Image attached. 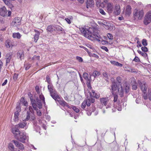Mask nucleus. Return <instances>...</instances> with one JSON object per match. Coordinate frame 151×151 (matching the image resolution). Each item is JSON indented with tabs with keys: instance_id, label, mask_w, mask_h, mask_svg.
Wrapping results in <instances>:
<instances>
[{
	"instance_id": "f257e3e1",
	"label": "nucleus",
	"mask_w": 151,
	"mask_h": 151,
	"mask_svg": "<svg viewBox=\"0 0 151 151\" xmlns=\"http://www.w3.org/2000/svg\"><path fill=\"white\" fill-rule=\"evenodd\" d=\"M79 29L84 36L89 40L92 41L96 40L99 42L100 41L99 39L100 37V35L95 31L96 29L94 28H89L86 30V28L81 27Z\"/></svg>"
},
{
	"instance_id": "f03ea898",
	"label": "nucleus",
	"mask_w": 151,
	"mask_h": 151,
	"mask_svg": "<svg viewBox=\"0 0 151 151\" xmlns=\"http://www.w3.org/2000/svg\"><path fill=\"white\" fill-rule=\"evenodd\" d=\"M15 138L17 140L23 143L25 142V141L28 140V137L26 135V134L24 132H15L13 133Z\"/></svg>"
},
{
	"instance_id": "7ed1b4c3",
	"label": "nucleus",
	"mask_w": 151,
	"mask_h": 151,
	"mask_svg": "<svg viewBox=\"0 0 151 151\" xmlns=\"http://www.w3.org/2000/svg\"><path fill=\"white\" fill-rule=\"evenodd\" d=\"M133 14L135 17L138 18L139 19H141L144 15V12L143 9H138L137 8H136L134 11Z\"/></svg>"
},
{
	"instance_id": "20e7f679",
	"label": "nucleus",
	"mask_w": 151,
	"mask_h": 151,
	"mask_svg": "<svg viewBox=\"0 0 151 151\" xmlns=\"http://www.w3.org/2000/svg\"><path fill=\"white\" fill-rule=\"evenodd\" d=\"M121 84L120 81L118 80H117L116 81H114L112 82L111 86V93L112 94H114V92L117 90V88L118 89V87H119L120 85Z\"/></svg>"
},
{
	"instance_id": "39448f33",
	"label": "nucleus",
	"mask_w": 151,
	"mask_h": 151,
	"mask_svg": "<svg viewBox=\"0 0 151 151\" xmlns=\"http://www.w3.org/2000/svg\"><path fill=\"white\" fill-rule=\"evenodd\" d=\"M26 124L27 123L24 122L19 123L17 125H15L14 128L12 129V133H15V132H19L20 131L18 128H23Z\"/></svg>"
},
{
	"instance_id": "423d86ee",
	"label": "nucleus",
	"mask_w": 151,
	"mask_h": 151,
	"mask_svg": "<svg viewBox=\"0 0 151 151\" xmlns=\"http://www.w3.org/2000/svg\"><path fill=\"white\" fill-rule=\"evenodd\" d=\"M138 83L142 92L145 94L147 89V86L145 82H141L140 80H138Z\"/></svg>"
},
{
	"instance_id": "0eeeda50",
	"label": "nucleus",
	"mask_w": 151,
	"mask_h": 151,
	"mask_svg": "<svg viewBox=\"0 0 151 151\" xmlns=\"http://www.w3.org/2000/svg\"><path fill=\"white\" fill-rule=\"evenodd\" d=\"M131 85L133 90H136L137 88V83L135 79L133 77L131 78Z\"/></svg>"
},
{
	"instance_id": "6e6552de",
	"label": "nucleus",
	"mask_w": 151,
	"mask_h": 151,
	"mask_svg": "<svg viewBox=\"0 0 151 151\" xmlns=\"http://www.w3.org/2000/svg\"><path fill=\"white\" fill-rule=\"evenodd\" d=\"M12 141L16 146L19 149L22 150H23L24 149V146L21 143H20L19 141L16 140H13Z\"/></svg>"
},
{
	"instance_id": "1a4fd4ad",
	"label": "nucleus",
	"mask_w": 151,
	"mask_h": 151,
	"mask_svg": "<svg viewBox=\"0 0 151 151\" xmlns=\"http://www.w3.org/2000/svg\"><path fill=\"white\" fill-rule=\"evenodd\" d=\"M12 141L16 146L19 149L22 150H23L24 149V146L21 143H20L19 141L16 140H13Z\"/></svg>"
},
{
	"instance_id": "9d476101",
	"label": "nucleus",
	"mask_w": 151,
	"mask_h": 151,
	"mask_svg": "<svg viewBox=\"0 0 151 151\" xmlns=\"http://www.w3.org/2000/svg\"><path fill=\"white\" fill-rule=\"evenodd\" d=\"M29 111H27V117L24 120L25 121H28L30 118L31 114H33L34 113V111L31 106H29Z\"/></svg>"
},
{
	"instance_id": "9b49d317",
	"label": "nucleus",
	"mask_w": 151,
	"mask_h": 151,
	"mask_svg": "<svg viewBox=\"0 0 151 151\" xmlns=\"http://www.w3.org/2000/svg\"><path fill=\"white\" fill-rule=\"evenodd\" d=\"M101 25H104V27L109 30H111L113 29V26L111 24L107 22H104L101 23Z\"/></svg>"
},
{
	"instance_id": "f8f14e48",
	"label": "nucleus",
	"mask_w": 151,
	"mask_h": 151,
	"mask_svg": "<svg viewBox=\"0 0 151 151\" xmlns=\"http://www.w3.org/2000/svg\"><path fill=\"white\" fill-rule=\"evenodd\" d=\"M21 19L20 18H15L12 23V25L16 26L20 24H21Z\"/></svg>"
},
{
	"instance_id": "ddd939ff",
	"label": "nucleus",
	"mask_w": 151,
	"mask_h": 151,
	"mask_svg": "<svg viewBox=\"0 0 151 151\" xmlns=\"http://www.w3.org/2000/svg\"><path fill=\"white\" fill-rule=\"evenodd\" d=\"M123 88L125 90L126 93H128L130 91V85L127 82H125L123 84Z\"/></svg>"
},
{
	"instance_id": "4468645a",
	"label": "nucleus",
	"mask_w": 151,
	"mask_h": 151,
	"mask_svg": "<svg viewBox=\"0 0 151 151\" xmlns=\"http://www.w3.org/2000/svg\"><path fill=\"white\" fill-rule=\"evenodd\" d=\"M55 101L56 102H58L59 104L62 106H66L68 108H70V106L68 105V103L65 101L63 99L62 100H61V99H58Z\"/></svg>"
},
{
	"instance_id": "2eb2a0df",
	"label": "nucleus",
	"mask_w": 151,
	"mask_h": 151,
	"mask_svg": "<svg viewBox=\"0 0 151 151\" xmlns=\"http://www.w3.org/2000/svg\"><path fill=\"white\" fill-rule=\"evenodd\" d=\"M51 96L56 101L58 99H61V97L58 95L56 91H53L50 93Z\"/></svg>"
},
{
	"instance_id": "dca6fc26",
	"label": "nucleus",
	"mask_w": 151,
	"mask_h": 151,
	"mask_svg": "<svg viewBox=\"0 0 151 151\" xmlns=\"http://www.w3.org/2000/svg\"><path fill=\"white\" fill-rule=\"evenodd\" d=\"M114 109H112V112L115 111L116 109H117L118 111H120L122 110V106L120 102H119L117 105H115V104H114Z\"/></svg>"
},
{
	"instance_id": "f3484780",
	"label": "nucleus",
	"mask_w": 151,
	"mask_h": 151,
	"mask_svg": "<svg viewBox=\"0 0 151 151\" xmlns=\"http://www.w3.org/2000/svg\"><path fill=\"white\" fill-rule=\"evenodd\" d=\"M7 11L6 8L4 6L0 9V15L3 17L6 15Z\"/></svg>"
},
{
	"instance_id": "a211bd4d",
	"label": "nucleus",
	"mask_w": 151,
	"mask_h": 151,
	"mask_svg": "<svg viewBox=\"0 0 151 151\" xmlns=\"http://www.w3.org/2000/svg\"><path fill=\"white\" fill-rule=\"evenodd\" d=\"M100 101L102 105L106 106L109 102V98L107 97L101 98Z\"/></svg>"
},
{
	"instance_id": "6ab92c4d",
	"label": "nucleus",
	"mask_w": 151,
	"mask_h": 151,
	"mask_svg": "<svg viewBox=\"0 0 151 151\" xmlns=\"http://www.w3.org/2000/svg\"><path fill=\"white\" fill-rule=\"evenodd\" d=\"M31 102L32 104V106L33 108L34 109L36 110H37V106L36 104V100L35 99H33V98L30 99Z\"/></svg>"
},
{
	"instance_id": "aec40b11",
	"label": "nucleus",
	"mask_w": 151,
	"mask_h": 151,
	"mask_svg": "<svg viewBox=\"0 0 151 151\" xmlns=\"http://www.w3.org/2000/svg\"><path fill=\"white\" fill-rule=\"evenodd\" d=\"M35 99L36 100V104H37V107L39 109H41L42 108V102L41 100H40L37 97H35Z\"/></svg>"
},
{
	"instance_id": "412c9836",
	"label": "nucleus",
	"mask_w": 151,
	"mask_h": 151,
	"mask_svg": "<svg viewBox=\"0 0 151 151\" xmlns=\"http://www.w3.org/2000/svg\"><path fill=\"white\" fill-rule=\"evenodd\" d=\"M118 92L119 94L121 97H122L124 96V91L123 88L122 87L121 85V84L120 85L119 87H118L117 89Z\"/></svg>"
},
{
	"instance_id": "4be33fe9",
	"label": "nucleus",
	"mask_w": 151,
	"mask_h": 151,
	"mask_svg": "<svg viewBox=\"0 0 151 151\" xmlns=\"http://www.w3.org/2000/svg\"><path fill=\"white\" fill-rule=\"evenodd\" d=\"M131 6L129 5H128L126 7L125 11L126 15L129 16L131 14Z\"/></svg>"
},
{
	"instance_id": "5701e85b",
	"label": "nucleus",
	"mask_w": 151,
	"mask_h": 151,
	"mask_svg": "<svg viewBox=\"0 0 151 151\" xmlns=\"http://www.w3.org/2000/svg\"><path fill=\"white\" fill-rule=\"evenodd\" d=\"M17 55L18 58H20L21 60H22L24 58L23 52L22 51H18L17 53Z\"/></svg>"
},
{
	"instance_id": "b1692460",
	"label": "nucleus",
	"mask_w": 151,
	"mask_h": 151,
	"mask_svg": "<svg viewBox=\"0 0 151 151\" xmlns=\"http://www.w3.org/2000/svg\"><path fill=\"white\" fill-rule=\"evenodd\" d=\"M86 7L87 8H88V6L92 7L93 5H94V2L93 0H86Z\"/></svg>"
},
{
	"instance_id": "393cba45",
	"label": "nucleus",
	"mask_w": 151,
	"mask_h": 151,
	"mask_svg": "<svg viewBox=\"0 0 151 151\" xmlns=\"http://www.w3.org/2000/svg\"><path fill=\"white\" fill-rule=\"evenodd\" d=\"M55 31L57 30L58 32L61 31L62 33L65 32L64 30H63V28L60 26L58 25H54Z\"/></svg>"
},
{
	"instance_id": "a878e982",
	"label": "nucleus",
	"mask_w": 151,
	"mask_h": 151,
	"mask_svg": "<svg viewBox=\"0 0 151 151\" xmlns=\"http://www.w3.org/2000/svg\"><path fill=\"white\" fill-rule=\"evenodd\" d=\"M5 4L9 7L12 9L14 7L13 5L10 2V0H2Z\"/></svg>"
},
{
	"instance_id": "bb28decb",
	"label": "nucleus",
	"mask_w": 151,
	"mask_h": 151,
	"mask_svg": "<svg viewBox=\"0 0 151 151\" xmlns=\"http://www.w3.org/2000/svg\"><path fill=\"white\" fill-rule=\"evenodd\" d=\"M87 100L90 103H93L95 102V99L94 97L93 96L91 92H90V97H87Z\"/></svg>"
},
{
	"instance_id": "cd10ccee",
	"label": "nucleus",
	"mask_w": 151,
	"mask_h": 151,
	"mask_svg": "<svg viewBox=\"0 0 151 151\" xmlns=\"http://www.w3.org/2000/svg\"><path fill=\"white\" fill-rule=\"evenodd\" d=\"M100 74V73L99 71L95 70L93 71L92 74H90V76H93L94 78H96V77L99 76Z\"/></svg>"
},
{
	"instance_id": "c85d7f7f",
	"label": "nucleus",
	"mask_w": 151,
	"mask_h": 151,
	"mask_svg": "<svg viewBox=\"0 0 151 151\" xmlns=\"http://www.w3.org/2000/svg\"><path fill=\"white\" fill-rule=\"evenodd\" d=\"M151 22V19L148 18L145 16V19H144L143 22L144 24L146 25H147L149 23H150Z\"/></svg>"
},
{
	"instance_id": "c756f323",
	"label": "nucleus",
	"mask_w": 151,
	"mask_h": 151,
	"mask_svg": "<svg viewBox=\"0 0 151 151\" xmlns=\"http://www.w3.org/2000/svg\"><path fill=\"white\" fill-rule=\"evenodd\" d=\"M47 31L49 32H53L55 31L54 25H50L48 26L47 28Z\"/></svg>"
},
{
	"instance_id": "7c9ffc66",
	"label": "nucleus",
	"mask_w": 151,
	"mask_h": 151,
	"mask_svg": "<svg viewBox=\"0 0 151 151\" xmlns=\"http://www.w3.org/2000/svg\"><path fill=\"white\" fill-rule=\"evenodd\" d=\"M83 77L86 80V81L88 80V79H89V80H91V76H90V77H88V74L87 73L85 72L83 73Z\"/></svg>"
},
{
	"instance_id": "2f4dec72",
	"label": "nucleus",
	"mask_w": 151,
	"mask_h": 151,
	"mask_svg": "<svg viewBox=\"0 0 151 151\" xmlns=\"http://www.w3.org/2000/svg\"><path fill=\"white\" fill-rule=\"evenodd\" d=\"M12 36L14 38L20 39L21 37V35L19 32L14 33L13 34Z\"/></svg>"
},
{
	"instance_id": "473e14b6",
	"label": "nucleus",
	"mask_w": 151,
	"mask_h": 151,
	"mask_svg": "<svg viewBox=\"0 0 151 151\" xmlns=\"http://www.w3.org/2000/svg\"><path fill=\"white\" fill-rule=\"evenodd\" d=\"M92 92L93 93V97L95 98L96 99H98L100 97V94L99 93H97L95 92V91L94 90H92Z\"/></svg>"
},
{
	"instance_id": "72a5a7b5",
	"label": "nucleus",
	"mask_w": 151,
	"mask_h": 151,
	"mask_svg": "<svg viewBox=\"0 0 151 151\" xmlns=\"http://www.w3.org/2000/svg\"><path fill=\"white\" fill-rule=\"evenodd\" d=\"M47 88L50 93L53 92V86L52 84H50L48 85Z\"/></svg>"
},
{
	"instance_id": "f704fd0d",
	"label": "nucleus",
	"mask_w": 151,
	"mask_h": 151,
	"mask_svg": "<svg viewBox=\"0 0 151 151\" xmlns=\"http://www.w3.org/2000/svg\"><path fill=\"white\" fill-rule=\"evenodd\" d=\"M40 35V32H38L37 33H36L35 34L34 37V41L36 42H37V40H38L39 35Z\"/></svg>"
},
{
	"instance_id": "c9c22d12",
	"label": "nucleus",
	"mask_w": 151,
	"mask_h": 151,
	"mask_svg": "<svg viewBox=\"0 0 151 151\" xmlns=\"http://www.w3.org/2000/svg\"><path fill=\"white\" fill-rule=\"evenodd\" d=\"M34 125V127L35 129H37V130L40 129V127L37 125V122L36 121H34L33 122Z\"/></svg>"
},
{
	"instance_id": "e433bc0d",
	"label": "nucleus",
	"mask_w": 151,
	"mask_h": 151,
	"mask_svg": "<svg viewBox=\"0 0 151 151\" xmlns=\"http://www.w3.org/2000/svg\"><path fill=\"white\" fill-rule=\"evenodd\" d=\"M115 10L116 11V12H115V13L116 14H117V15H118L119 14H120V9L119 6H116L115 7Z\"/></svg>"
},
{
	"instance_id": "4c0bfd02",
	"label": "nucleus",
	"mask_w": 151,
	"mask_h": 151,
	"mask_svg": "<svg viewBox=\"0 0 151 151\" xmlns=\"http://www.w3.org/2000/svg\"><path fill=\"white\" fill-rule=\"evenodd\" d=\"M73 19V17L72 16H70L69 18H65V20L66 21V22L68 24H70L71 23V21L70 20L72 19Z\"/></svg>"
},
{
	"instance_id": "58836bf2",
	"label": "nucleus",
	"mask_w": 151,
	"mask_h": 151,
	"mask_svg": "<svg viewBox=\"0 0 151 151\" xmlns=\"http://www.w3.org/2000/svg\"><path fill=\"white\" fill-rule=\"evenodd\" d=\"M86 84L88 88L89 89H91L92 88V87L91 84V80H89V79H88V80L87 81Z\"/></svg>"
},
{
	"instance_id": "ea45409f",
	"label": "nucleus",
	"mask_w": 151,
	"mask_h": 151,
	"mask_svg": "<svg viewBox=\"0 0 151 151\" xmlns=\"http://www.w3.org/2000/svg\"><path fill=\"white\" fill-rule=\"evenodd\" d=\"M99 39L100 40V41H101L102 44L103 45L107 44L108 43V42L107 41L104 40L101 37Z\"/></svg>"
},
{
	"instance_id": "a19ab883",
	"label": "nucleus",
	"mask_w": 151,
	"mask_h": 151,
	"mask_svg": "<svg viewBox=\"0 0 151 151\" xmlns=\"http://www.w3.org/2000/svg\"><path fill=\"white\" fill-rule=\"evenodd\" d=\"M13 55V53L12 52H10L6 55V58H9V59L10 60V59H11Z\"/></svg>"
},
{
	"instance_id": "79ce46f5",
	"label": "nucleus",
	"mask_w": 151,
	"mask_h": 151,
	"mask_svg": "<svg viewBox=\"0 0 151 151\" xmlns=\"http://www.w3.org/2000/svg\"><path fill=\"white\" fill-rule=\"evenodd\" d=\"M39 98L41 100H42L43 103L45 104V99L42 93L41 94H40Z\"/></svg>"
},
{
	"instance_id": "37998d69",
	"label": "nucleus",
	"mask_w": 151,
	"mask_h": 151,
	"mask_svg": "<svg viewBox=\"0 0 151 151\" xmlns=\"http://www.w3.org/2000/svg\"><path fill=\"white\" fill-rule=\"evenodd\" d=\"M113 102H109V103H107L108 104L106 106V108L108 109L109 108H111L113 106Z\"/></svg>"
},
{
	"instance_id": "c03bdc74",
	"label": "nucleus",
	"mask_w": 151,
	"mask_h": 151,
	"mask_svg": "<svg viewBox=\"0 0 151 151\" xmlns=\"http://www.w3.org/2000/svg\"><path fill=\"white\" fill-rule=\"evenodd\" d=\"M46 81H47V82L48 84L51 83L50 78L48 75L46 76Z\"/></svg>"
},
{
	"instance_id": "a18cd8bd",
	"label": "nucleus",
	"mask_w": 151,
	"mask_h": 151,
	"mask_svg": "<svg viewBox=\"0 0 151 151\" xmlns=\"http://www.w3.org/2000/svg\"><path fill=\"white\" fill-rule=\"evenodd\" d=\"M19 116V111H16L14 113V117L15 120H18V116Z\"/></svg>"
},
{
	"instance_id": "49530a36",
	"label": "nucleus",
	"mask_w": 151,
	"mask_h": 151,
	"mask_svg": "<svg viewBox=\"0 0 151 151\" xmlns=\"http://www.w3.org/2000/svg\"><path fill=\"white\" fill-rule=\"evenodd\" d=\"M9 148L11 151H14V147L12 143H10L9 145Z\"/></svg>"
},
{
	"instance_id": "de8ad7c7",
	"label": "nucleus",
	"mask_w": 151,
	"mask_h": 151,
	"mask_svg": "<svg viewBox=\"0 0 151 151\" xmlns=\"http://www.w3.org/2000/svg\"><path fill=\"white\" fill-rule=\"evenodd\" d=\"M71 107L72 109L74 110V111L76 112V113H78L79 112V109L77 108L76 106H72Z\"/></svg>"
},
{
	"instance_id": "09e8293b",
	"label": "nucleus",
	"mask_w": 151,
	"mask_h": 151,
	"mask_svg": "<svg viewBox=\"0 0 151 151\" xmlns=\"http://www.w3.org/2000/svg\"><path fill=\"white\" fill-rule=\"evenodd\" d=\"M142 44L144 46H147V40L145 39H143L142 40Z\"/></svg>"
},
{
	"instance_id": "8fccbe9b",
	"label": "nucleus",
	"mask_w": 151,
	"mask_h": 151,
	"mask_svg": "<svg viewBox=\"0 0 151 151\" xmlns=\"http://www.w3.org/2000/svg\"><path fill=\"white\" fill-rule=\"evenodd\" d=\"M103 76L107 79H109V76L108 73L106 72H105L103 73Z\"/></svg>"
},
{
	"instance_id": "3c124183",
	"label": "nucleus",
	"mask_w": 151,
	"mask_h": 151,
	"mask_svg": "<svg viewBox=\"0 0 151 151\" xmlns=\"http://www.w3.org/2000/svg\"><path fill=\"white\" fill-rule=\"evenodd\" d=\"M20 103H17V106L16 107V109L17 111H21V108L19 106Z\"/></svg>"
},
{
	"instance_id": "603ef678",
	"label": "nucleus",
	"mask_w": 151,
	"mask_h": 151,
	"mask_svg": "<svg viewBox=\"0 0 151 151\" xmlns=\"http://www.w3.org/2000/svg\"><path fill=\"white\" fill-rule=\"evenodd\" d=\"M114 96V102L115 103L116 102L117 100L118 99V96L117 95H116V94H114H114H112Z\"/></svg>"
},
{
	"instance_id": "864d4df0",
	"label": "nucleus",
	"mask_w": 151,
	"mask_h": 151,
	"mask_svg": "<svg viewBox=\"0 0 151 151\" xmlns=\"http://www.w3.org/2000/svg\"><path fill=\"white\" fill-rule=\"evenodd\" d=\"M133 61H135L136 62H140V60L139 58L137 56H135Z\"/></svg>"
},
{
	"instance_id": "5fc2aeb1",
	"label": "nucleus",
	"mask_w": 151,
	"mask_h": 151,
	"mask_svg": "<svg viewBox=\"0 0 151 151\" xmlns=\"http://www.w3.org/2000/svg\"><path fill=\"white\" fill-rule=\"evenodd\" d=\"M141 48L142 50L145 52H147L148 51V49L147 47L145 46L142 47Z\"/></svg>"
},
{
	"instance_id": "6e6d98bb",
	"label": "nucleus",
	"mask_w": 151,
	"mask_h": 151,
	"mask_svg": "<svg viewBox=\"0 0 151 151\" xmlns=\"http://www.w3.org/2000/svg\"><path fill=\"white\" fill-rule=\"evenodd\" d=\"M86 103H87V101H83V102L82 103L81 106V107L82 108L84 109L85 107L86 106Z\"/></svg>"
},
{
	"instance_id": "4d7b16f0",
	"label": "nucleus",
	"mask_w": 151,
	"mask_h": 151,
	"mask_svg": "<svg viewBox=\"0 0 151 151\" xmlns=\"http://www.w3.org/2000/svg\"><path fill=\"white\" fill-rule=\"evenodd\" d=\"M129 3L131 4L132 5L134 6H135L137 4L134 1L132 0H130L129 1Z\"/></svg>"
},
{
	"instance_id": "13d9d810",
	"label": "nucleus",
	"mask_w": 151,
	"mask_h": 151,
	"mask_svg": "<svg viewBox=\"0 0 151 151\" xmlns=\"http://www.w3.org/2000/svg\"><path fill=\"white\" fill-rule=\"evenodd\" d=\"M31 116V117H30V120H31V121H35V118L34 116V114H31L30 116Z\"/></svg>"
},
{
	"instance_id": "bf43d9fd",
	"label": "nucleus",
	"mask_w": 151,
	"mask_h": 151,
	"mask_svg": "<svg viewBox=\"0 0 151 151\" xmlns=\"http://www.w3.org/2000/svg\"><path fill=\"white\" fill-rule=\"evenodd\" d=\"M147 96L149 99L151 100V89L148 91Z\"/></svg>"
},
{
	"instance_id": "052dcab7",
	"label": "nucleus",
	"mask_w": 151,
	"mask_h": 151,
	"mask_svg": "<svg viewBox=\"0 0 151 151\" xmlns=\"http://www.w3.org/2000/svg\"><path fill=\"white\" fill-rule=\"evenodd\" d=\"M107 37L110 40H112L113 39V36L110 33H108V34Z\"/></svg>"
},
{
	"instance_id": "680f3d73",
	"label": "nucleus",
	"mask_w": 151,
	"mask_h": 151,
	"mask_svg": "<svg viewBox=\"0 0 151 151\" xmlns=\"http://www.w3.org/2000/svg\"><path fill=\"white\" fill-rule=\"evenodd\" d=\"M40 59V56H39L34 55L32 58V60H39Z\"/></svg>"
},
{
	"instance_id": "e2e57ef3",
	"label": "nucleus",
	"mask_w": 151,
	"mask_h": 151,
	"mask_svg": "<svg viewBox=\"0 0 151 151\" xmlns=\"http://www.w3.org/2000/svg\"><path fill=\"white\" fill-rule=\"evenodd\" d=\"M108 10L109 11H111L113 9V6L108 5L107 6Z\"/></svg>"
},
{
	"instance_id": "0e129e2a",
	"label": "nucleus",
	"mask_w": 151,
	"mask_h": 151,
	"mask_svg": "<svg viewBox=\"0 0 151 151\" xmlns=\"http://www.w3.org/2000/svg\"><path fill=\"white\" fill-rule=\"evenodd\" d=\"M99 12L102 14L104 15H105L106 14V13L104 10L101 9H99Z\"/></svg>"
},
{
	"instance_id": "69168bd1",
	"label": "nucleus",
	"mask_w": 151,
	"mask_h": 151,
	"mask_svg": "<svg viewBox=\"0 0 151 151\" xmlns=\"http://www.w3.org/2000/svg\"><path fill=\"white\" fill-rule=\"evenodd\" d=\"M101 48L103 50H104L106 51L107 52L109 50L107 47L104 46H101Z\"/></svg>"
},
{
	"instance_id": "338daca9",
	"label": "nucleus",
	"mask_w": 151,
	"mask_h": 151,
	"mask_svg": "<svg viewBox=\"0 0 151 151\" xmlns=\"http://www.w3.org/2000/svg\"><path fill=\"white\" fill-rule=\"evenodd\" d=\"M18 76V74H17L15 73L14 74V76H13V78L14 80H16L17 79Z\"/></svg>"
},
{
	"instance_id": "774afa93",
	"label": "nucleus",
	"mask_w": 151,
	"mask_h": 151,
	"mask_svg": "<svg viewBox=\"0 0 151 151\" xmlns=\"http://www.w3.org/2000/svg\"><path fill=\"white\" fill-rule=\"evenodd\" d=\"M76 58L80 62H82L83 61L82 58L80 57L77 56Z\"/></svg>"
}]
</instances>
